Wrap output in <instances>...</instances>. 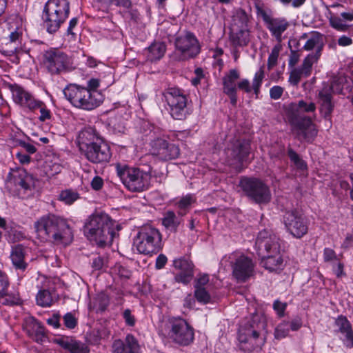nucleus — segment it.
<instances>
[{
	"instance_id": "f257e3e1",
	"label": "nucleus",
	"mask_w": 353,
	"mask_h": 353,
	"mask_svg": "<svg viewBox=\"0 0 353 353\" xmlns=\"http://www.w3.org/2000/svg\"><path fill=\"white\" fill-rule=\"evenodd\" d=\"M316 104L300 100L291 103L286 107V114L292 130L299 139L312 142L316 137L318 130L313 121L316 119Z\"/></svg>"
},
{
	"instance_id": "f03ea898",
	"label": "nucleus",
	"mask_w": 353,
	"mask_h": 353,
	"mask_svg": "<svg viewBox=\"0 0 353 353\" xmlns=\"http://www.w3.org/2000/svg\"><path fill=\"white\" fill-rule=\"evenodd\" d=\"M34 229L43 241L68 245L73 239V232L67 221L52 214L39 218L34 223Z\"/></svg>"
},
{
	"instance_id": "7ed1b4c3",
	"label": "nucleus",
	"mask_w": 353,
	"mask_h": 353,
	"mask_svg": "<svg viewBox=\"0 0 353 353\" xmlns=\"http://www.w3.org/2000/svg\"><path fill=\"white\" fill-rule=\"evenodd\" d=\"M77 145L81 153L91 163H101L110 159L109 146L92 127L84 128L79 132Z\"/></svg>"
},
{
	"instance_id": "20e7f679",
	"label": "nucleus",
	"mask_w": 353,
	"mask_h": 353,
	"mask_svg": "<svg viewBox=\"0 0 353 353\" xmlns=\"http://www.w3.org/2000/svg\"><path fill=\"white\" fill-rule=\"evenodd\" d=\"M159 334L169 341L181 346H188L194 339L193 327L183 318L168 317L159 327Z\"/></svg>"
},
{
	"instance_id": "39448f33",
	"label": "nucleus",
	"mask_w": 353,
	"mask_h": 353,
	"mask_svg": "<svg viewBox=\"0 0 353 353\" xmlns=\"http://www.w3.org/2000/svg\"><path fill=\"white\" fill-rule=\"evenodd\" d=\"M84 234L90 241L99 246L111 243L114 236L113 223L106 214H94L87 220Z\"/></svg>"
},
{
	"instance_id": "423d86ee",
	"label": "nucleus",
	"mask_w": 353,
	"mask_h": 353,
	"mask_svg": "<svg viewBox=\"0 0 353 353\" xmlns=\"http://www.w3.org/2000/svg\"><path fill=\"white\" fill-rule=\"evenodd\" d=\"M70 13L68 0H48L42 14L43 24L48 32H56L65 21Z\"/></svg>"
},
{
	"instance_id": "0eeeda50",
	"label": "nucleus",
	"mask_w": 353,
	"mask_h": 353,
	"mask_svg": "<svg viewBox=\"0 0 353 353\" xmlns=\"http://www.w3.org/2000/svg\"><path fill=\"white\" fill-rule=\"evenodd\" d=\"M63 94L74 107L85 110H92L99 106L101 103L99 94L77 84L66 86L63 90Z\"/></svg>"
},
{
	"instance_id": "6e6552de",
	"label": "nucleus",
	"mask_w": 353,
	"mask_h": 353,
	"mask_svg": "<svg viewBox=\"0 0 353 353\" xmlns=\"http://www.w3.org/2000/svg\"><path fill=\"white\" fill-rule=\"evenodd\" d=\"M116 171L123 184L130 191L142 192L148 188L151 179L149 172L120 163L116 165Z\"/></svg>"
},
{
	"instance_id": "1a4fd4ad",
	"label": "nucleus",
	"mask_w": 353,
	"mask_h": 353,
	"mask_svg": "<svg viewBox=\"0 0 353 353\" xmlns=\"http://www.w3.org/2000/svg\"><path fill=\"white\" fill-rule=\"evenodd\" d=\"M162 236L159 230L150 225L142 226L134 239V245L143 254L157 253L161 248Z\"/></svg>"
},
{
	"instance_id": "9d476101",
	"label": "nucleus",
	"mask_w": 353,
	"mask_h": 353,
	"mask_svg": "<svg viewBox=\"0 0 353 353\" xmlns=\"http://www.w3.org/2000/svg\"><path fill=\"white\" fill-rule=\"evenodd\" d=\"M162 100L168 105L170 116L174 119L183 120L188 115V97L183 90L169 87L162 92Z\"/></svg>"
},
{
	"instance_id": "9b49d317",
	"label": "nucleus",
	"mask_w": 353,
	"mask_h": 353,
	"mask_svg": "<svg viewBox=\"0 0 353 353\" xmlns=\"http://www.w3.org/2000/svg\"><path fill=\"white\" fill-rule=\"evenodd\" d=\"M239 187L245 195L256 203L266 204L271 201L270 188L258 179L243 177L240 180Z\"/></svg>"
},
{
	"instance_id": "f8f14e48",
	"label": "nucleus",
	"mask_w": 353,
	"mask_h": 353,
	"mask_svg": "<svg viewBox=\"0 0 353 353\" xmlns=\"http://www.w3.org/2000/svg\"><path fill=\"white\" fill-rule=\"evenodd\" d=\"M43 65L52 75H59L68 72L71 66L69 56L59 48H50L43 54Z\"/></svg>"
},
{
	"instance_id": "ddd939ff",
	"label": "nucleus",
	"mask_w": 353,
	"mask_h": 353,
	"mask_svg": "<svg viewBox=\"0 0 353 353\" xmlns=\"http://www.w3.org/2000/svg\"><path fill=\"white\" fill-rule=\"evenodd\" d=\"M175 54L180 60H187L196 57L201 52L200 43L195 34L185 31L175 39Z\"/></svg>"
},
{
	"instance_id": "4468645a",
	"label": "nucleus",
	"mask_w": 353,
	"mask_h": 353,
	"mask_svg": "<svg viewBox=\"0 0 353 353\" xmlns=\"http://www.w3.org/2000/svg\"><path fill=\"white\" fill-rule=\"evenodd\" d=\"M250 150V142L245 139H234L230 141L225 150L228 164L237 172L242 170V163L248 157Z\"/></svg>"
},
{
	"instance_id": "2eb2a0df",
	"label": "nucleus",
	"mask_w": 353,
	"mask_h": 353,
	"mask_svg": "<svg viewBox=\"0 0 353 353\" xmlns=\"http://www.w3.org/2000/svg\"><path fill=\"white\" fill-rule=\"evenodd\" d=\"M229 259L232 274L238 282H245L254 275L255 264L248 256L233 252Z\"/></svg>"
},
{
	"instance_id": "dca6fc26",
	"label": "nucleus",
	"mask_w": 353,
	"mask_h": 353,
	"mask_svg": "<svg viewBox=\"0 0 353 353\" xmlns=\"http://www.w3.org/2000/svg\"><path fill=\"white\" fill-rule=\"evenodd\" d=\"M256 13L261 17L271 35L275 38L278 43L283 40L282 34L290 27V22L284 17H274L270 10L257 6Z\"/></svg>"
},
{
	"instance_id": "f3484780",
	"label": "nucleus",
	"mask_w": 353,
	"mask_h": 353,
	"mask_svg": "<svg viewBox=\"0 0 353 353\" xmlns=\"http://www.w3.org/2000/svg\"><path fill=\"white\" fill-rule=\"evenodd\" d=\"M283 223L287 231L294 238L301 239L309 230L307 218L299 210L286 211L283 215Z\"/></svg>"
},
{
	"instance_id": "a211bd4d",
	"label": "nucleus",
	"mask_w": 353,
	"mask_h": 353,
	"mask_svg": "<svg viewBox=\"0 0 353 353\" xmlns=\"http://www.w3.org/2000/svg\"><path fill=\"white\" fill-rule=\"evenodd\" d=\"M342 87L338 81H333L330 85H325L319 92L317 103L319 104V112L325 119H330L334 110V103L332 101L333 93H341Z\"/></svg>"
},
{
	"instance_id": "6ab92c4d",
	"label": "nucleus",
	"mask_w": 353,
	"mask_h": 353,
	"mask_svg": "<svg viewBox=\"0 0 353 353\" xmlns=\"http://www.w3.org/2000/svg\"><path fill=\"white\" fill-rule=\"evenodd\" d=\"M238 340L240 348L245 352H251L265 343V339L259 338V332L252 327H241L239 330Z\"/></svg>"
},
{
	"instance_id": "aec40b11",
	"label": "nucleus",
	"mask_w": 353,
	"mask_h": 353,
	"mask_svg": "<svg viewBox=\"0 0 353 353\" xmlns=\"http://www.w3.org/2000/svg\"><path fill=\"white\" fill-rule=\"evenodd\" d=\"M280 240L270 231H261L256 241V245L263 255L276 254L280 252Z\"/></svg>"
},
{
	"instance_id": "412c9836",
	"label": "nucleus",
	"mask_w": 353,
	"mask_h": 353,
	"mask_svg": "<svg viewBox=\"0 0 353 353\" xmlns=\"http://www.w3.org/2000/svg\"><path fill=\"white\" fill-rule=\"evenodd\" d=\"M151 153L160 160L168 161L177 158L180 150L174 144L169 143L163 139H157L152 142Z\"/></svg>"
},
{
	"instance_id": "4be33fe9",
	"label": "nucleus",
	"mask_w": 353,
	"mask_h": 353,
	"mask_svg": "<svg viewBox=\"0 0 353 353\" xmlns=\"http://www.w3.org/2000/svg\"><path fill=\"white\" fill-rule=\"evenodd\" d=\"M173 266L177 272L174 275V280L183 284L189 283L194 276V264L186 257H180L173 261Z\"/></svg>"
},
{
	"instance_id": "5701e85b",
	"label": "nucleus",
	"mask_w": 353,
	"mask_h": 353,
	"mask_svg": "<svg viewBox=\"0 0 353 353\" xmlns=\"http://www.w3.org/2000/svg\"><path fill=\"white\" fill-rule=\"evenodd\" d=\"M9 87L15 103L31 111L37 109V107L40 105L39 101L35 99L31 93L21 86L14 84L10 85Z\"/></svg>"
},
{
	"instance_id": "b1692460",
	"label": "nucleus",
	"mask_w": 353,
	"mask_h": 353,
	"mask_svg": "<svg viewBox=\"0 0 353 353\" xmlns=\"http://www.w3.org/2000/svg\"><path fill=\"white\" fill-rule=\"evenodd\" d=\"M334 325L337 328L336 332L341 335L340 339L344 346L349 349L353 348V328L347 317L339 315L335 319Z\"/></svg>"
},
{
	"instance_id": "393cba45",
	"label": "nucleus",
	"mask_w": 353,
	"mask_h": 353,
	"mask_svg": "<svg viewBox=\"0 0 353 353\" xmlns=\"http://www.w3.org/2000/svg\"><path fill=\"white\" fill-rule=\"evenodd\" d=\"M303 326V320L300 316H296L290 321L285 320L279 323L274 331V336L276 340H281L290 336V331L296 332Z\"/></svg>"
},
{
	"instance_id": "a878e982",
	"label": "nucleus",
	"mask_w": 353,
	"mask_h": 353,
	"mask_svg": "<svg viewBox=\"0 0 353 353\" xmlns=\"http://www.w3.org/2000/svg\"><path fill=\"white\" fill-rule=\"evenodd\" d=\"M264 77V69L263 67H261L254 74L252 85H250V82L248 79H243L237 83V88L244 91L245 93H250L253 90L256 97L257 98L260 93V88Z\"/></svg>"
},
{
	"instance_id": "bb28decb",
	"label": "nucleus",
	"mask_w": 353,
	"mask_h": 353,
	"mask_svg": "<svg viewBox=\"0 0 353 353\" xmlns=\"http://www.w3.org/2000/svg\"><path fill=\"white\" fill-rule=\"evenodd\" d=\"M301 38L307 39L303 49L306 51L314 50L315 53L313 54L320 57L324 46V36L318 32L314 31L308 34H303Z\"/></svg>"
},
{
	"instance_id": "cd10ccee",
	"label": "nucleus",
	"mask_w": 353,
	"mask_h": 353,
	"mask_svg": "<svg viewBox=\"0 0 353 353\" xmlns=\"http://www.w3.org/2000/svg\"><path fill=\"white\" fill-rule=\"evenodd\" d=\"M9 182L24 190H29L33 185L32 178L24 170H12L8 175Z\"/></svg>"
},
{
	"instance_id": "c85d7f7f",
	"label": "nucleus",
	"mask_w": 353,
	"mask_h": 353,
	"mask_svg": "<svg viewBox=\"0 0 353 353\" xmlns=\"http://www.w3.org/2000/svg\"><path fill=\"white\" fill-rule=\"evenodd\" d=\"M341 17V18L331 14V16L329 17L330 25L337 31L346 32L348 30L350 26L344 23V21H353V10L342 12Z\"/></svg>"
},
{
	"instance_id": "c756f323",
	"label": "nucleus",
	"mask_w": 353,
	"mask_h": 353,
	"mask_svg": "<svg viewBox=\"0 0 353 353\" xmlns=\"http://www.w3.org/2000/svg\"><path fill=\"white\" fill-rule=\"evenodd\" d=\"M283 260L280 252L263 255L262 265L270 272L276 271L283 267Z\"/></svg>"
},
{
	"instance_id": "7c9ffc66",
	"label": "nucleus",
	"mask_w": 353,
	"mask_h": 353,
	"mask_svg": "<svg viewBox=\"0 0 353 353\" xmlns=\"http://www.w3.org/2000/svg\"><path fill=\"white\" fill-rule=\"evenodd\" d=\"M21 34L14 31L12 32L8 39V41L5 43L3 52L8 55L19 54L21 51Z\"/></svg>"
},
{
	"instance_id": "2f4dec72",
	"label": "nucleus",
	"mask_w": 353,
	"mask_h": 353,
	"mask_svg": "<svg viewBox=\"0 0 353 353\" xmlns=\"http://www.w3.org/2000/svg\"><path fill=\"white\" fill-rule=\"evenodd\" d=\"M240 77L239 72L236 69L230 70L223 78V92L237 91L236 81Z\"/></svg>"
},
{
	"instance_id": "473e14b6",
	"label": "nucleus",
	"mask_w": 353,
	"mask_h": 353,
	"mask_svg": "<svg viewBox=\"0 0 353 353\" xmlns=\"http://www.w3.org/2000/svg\"><path fill=\"white\" fill-rule=\"evenodd\" d=\"M230 38L233 46H246L250 41V32L248 28H241L236 32H232Z\"/></svg>"
},
{
	"instance_id": "72a5a7b5",
	"label": "nucleus",
	"mask_w": 353,
	"mask_h": 353,
	"mask_svg": "<svg viewBox=\"0 0 353 353\" xmlns=\"http://www.w3.org/2000/svg\"><path fill=\"white\" fill-rule=\"evenodd\" d=\"M166 46L163 42H154L146 50L147 59L155 61L161 59L165 54Z\"/></svg>"
},
{
	"instance_id": "f704fd0d",
	"label": "nucleus",
	"mask_w": 353,
	"mask_h": 353,
	"mask_svg": "<svg viewBox=\"0 0 353 353\" xmlns=\"http://www.w3.org/2000/svg\"><path fill=\"white\" fill-rule=\"evenodd\" d=\"M10 258L13 265L19 270H25L28 264L25 262V251L21 245H17L12 248Z\"/></svg>"
},
{
	"instance_id": "c9c22d12",
	"label": "nucleus",
	"mask_w": 353,
	"mask_h": 353,
	"mask_svg": "<svg viewBox=\"0 0 353 353\" xmlns=\"http://www.w3.org/2000/svg\"><path fill=\"white\" fill-rule=\"evenodd\" d=\"M62 347L68 350L70 353H89L88 345L81 341L70 339L60 343Z\"/></svg>"
},
{
	"instance_id": "e433bc0d",
	"label": "nucleus",
	"mask_w": 353,
	"mask_h": 353,
	"mask_svg": "<svg viewBox=\"0 0 353 353\" xmlns=\"http://www.w3.org/2000/svg\"><path fill=\"white\" fill-rule=\"evenodd\" d=\"M26 332L30 337L38 343L42 342L43 339L46 337L43 326L35 320H33L27 326Z\"/></svg>"
},
{
	"instance_id": "4c0bfd02",
	"label": "nucleus",
	"mask_w": 353,
	"mask_h": 353,
	"mask_svg": "<svg viewBox=\"0 0 353 353\" xmlns=\"http://www.w3.org/2000/svg\"><path fill=\"white\" fill-rule=\"evenodd\" d=\"M180 223V219L177 218L176 214L172 211L167 212L162 219V224L163 226L167 230L173 232H176Z\"/></svg>"
},
{
	"instance_id": "58836bf2",
	"label": "nucleus",
	"mask_w": 353,
	"mask_h": 353,
	"mask_svg": "<svg viewBox=\"0 0 353 353\" xmlns=\"http://www.w3.org/2000/svg\"><path fill=\"white\" fill-rule=\"evenodd\" d=\"M36 301L38 305L47 307H50L53 304L54 297L49 290H41L37 294Z\"/></svg>"
},
{
	"instance_id": "ea45409f",
	"label": "nucleus",
	"mask_w": 353,
	"mask_h": 353,
	"mask_svg": "<svg viewBox=\"0 0 353 353\" xmlns=\"http://www.w3.org/2000/svg\"><path fill=\"white\" fill-rule=\"evenodd\" d=\"M0 300L3 305L9 306L20 305L23 303L18 292H8L7 290H5L4 294L0 296Z\"/></svg>"
},
{
	"instance_id": "a19ab883",
	"label": "nucleus",
	"mask_w": 353,
	"mask_h": 353,
	"mask_svg": "<svg viewBox=\"0 0 353 353\" xmlns=\"http://www.w3.org/2000/svg\"><path fill=\"white\" fill-rule=\"evenodd\" d=\"M319 57L312 54H309L303 60V62L298 69L303 75V77H309L312 73L313 64L318 61Z\"/></svg>"
},
{
	"instance_id": "79ce46f5",
	"label": "nucleus",
	"mask_w": 353,
	"mask_h": 353,
	"mask_svg": "<svg viewBox=\"0 0 353 353\" xmlns=\"http://www.w3.org/2000/svg\"><path fill=\"white\" fill-rule=\"evenodd\" d=\"M79 198L77 192L67 189L62 190L59 195V199L66 205H71Z\"/></svg>"
},
{
	"instance_id": "37998d69",
	"label": "nucleus",
	"mask_w": 353,
	"mask_h": 353,
	"mask_svg": "<svg viewBox=\"0 0 353 353\" xmlns=\"http://www.w3.org/2000/svg\"><path fill=\"white\" fill-rule=\"evenodd\" d=\"M234 26L241 28H248L249 17L245 10L238 9L233 17Z\"/></svg>"
},
{
	"instance_id": "c03bdc74",
	"label": "nucleus",
	"mask_w": 353,
	"mask_h": 353,
	"mask_svg": "<svg viewBox=\"0 0 353 353\" xmlns=\"http://www.w3.org/2000/svg\"><path fill=\"white\" fill-rule=\"evenodd\" d=\"M281 49L282 46L281 43H278L272 49V51L268 57L267 63L268 69L269 70H271L275 65H276L279 53Z\"/></svg>"
},
{
	"instance_id": "a18cd8bd",
	"label": "nucleus",
	"mask_w": 353,
	"mask_h": 353,
	"mask_svg": "<svg viewBox=\"0 0 353 353\" xmlns=\"http://www.w3.org/2000/svg\"><path fill=\"white\" fill-rule=\"evenodd\" d=\"M288 154L290 161L294 164L296 168L301 170H304L307 168L305 162L301 159L299 155L292 148L288 149Z\"/></svg>"
},
{
	"instance_id": "49530a36",
	"label": "nucleus",
	"mask_w": 353,
	"mask_h": 353,
	"mask_svg": "<svg viewBox=\"0 0 353 353\" xmlns=\"http://www.w3.org/2000/svg\"><path fill=\"white\" fill-rule=\"evenodd\" d=\"M45 169L47 174L54 176L61 172L62 167L57 159H55L54 162L46 160L45 162Z\"/></svg>"
},
{
	"instance_id": "de8ad7c7",
	"label": "nucleus",
	"mask_w": 353,
	"mask_h": 353,
	"mask_svg": "<svg viewBox=\"0 0 353 353\" xmlns=\"http://www.w3.org/2000/svg\"><path fill=\"white\" fill-rule=\"evenodd\" d=\"M123 343L128 353H135L138 348V343L133 335L128 334Z\"/></svg>"
},
{
	"instance_id": "09e8293b",
	"label": "nucleus",
	"mask_w": 353,
	"mask_h": 353,
	"mask_svg": "<svg viewBox=\"0 0 353 353\" xmlns=\"http://www.w3.org/2000/svg\"><path fill=\"white\" fill-rule=\"evenodd\" d=\"M194 296L199 303H208L210 301V295L205 288H195Z\"/></svg>"
},
{
	"instance_id": "8fccbe9b",
	"label": "nucleus",
	"mask_w": 353,
	"mask_h": 353,
	"mask_svg": "<svg viewBox=\"0 0 353 353\" xmlns=\"http://www.w3.org/2000/svg\"><path fill=\"white\" fill-rule=\"evenodd\" d=\"M287 303H282L279 300H275L273 303V309L279 317L282 318L285 316V311L287 308Z\"/></svg>"
},
{
	"instance_id": "3c124183",
	"label": "nucleus",
	"mask_w": 353,
	"mask_h": 353,
	"mask_svg": "<svg viewBox=\"0 0 353 353\" xmlns=\"http://www.w3.org/2000/svg\"><path fill=\"white\" fill-rule=\"evenodd\" d=\"M323 260L325 262H335L338 261V257L335 251L331 248H325L323 250Z\"/></svg>"
},
{
	"instance_id": "603ef678",
	"label": "nucleus",
	"mask_w": 353,
	"mask_h": 353,
	"mask_svg": "<svg viewBox=\"0 0 353 353\" xmlns=\"http://www.w3.org/2000/svg\"><path fill=\"white\" fill-rule=\"evenodd\" d=\"M302 77H303V75L299 70L298 68H294L290 74L289 82L293 85H297Z\"/></svg>"
},
{
	"instance_id": "864d4df0",
	"label": "nucleus",
	"mask_w": 353,
	"mask_h": 353,
	"mask_svg": "<svg viewBox=\"0 0 353 353\" xmlns=\"http://www.w3.org/2000/svg\"><path fill=\"white\" fill-rule=\"evenodd\" d=\"M194 201L195 199L194 196L192 195L188 194L180 199V201L178 202V207L181 210L186 209Z\"/></svg>"
},
{
	"instance_id": "5fc2aeb1",
	"label": "nucleus",
	"mask_w": 353,
	"mask_h": 353,
	"mask_svg": "<svg viewBox=\"0 0 353 353\" xmlns=\"http://www.w3.org/2000/svg\"><path fill=\"white\" fill-rule=\"evenodd\" d=\"M284 92V88L279 85H274L270 90V97L272 99L278 100L279 99Z\"/></svg>"
},
{
	"instance_id": "6e6d98bb",
	"label": "nucleus",
	"mask_w": 353,
	"mask_h": 353,
	"mask_svg": "<svg viewBox=\"0 0 353 353\" xmlns=\"http://www.w3.org/2000/svg\"><path fill=\"white\" fill-rule=\"evenodd\" d=\"M332 270L337 278H341L346 276L344 272V264L341 261H337L336 263L332 265Z\"/></svg>"
},
{
	"instance_id": "4d7b16f0",
	"label": "nucleus",
	"mask_w": 353,
	"mask_h": 353,
	"mask_svg": "<svg viewBox=\"0 0 353 353\" xmlns=\"http://www.w3.org/2000/svg\"><path fill=\"white\" fill-rule=\"evenodd\" d=\"M41 103L37 109H40L41 115L39 117V120L41 121H45L46 120L50 119L51 117L50 111L46 108V105L41 101H39Z\"/></svg>"
},
{
	"instance_id": "13d9d810",
	"label": "nucleus",
	"mask_w": 353,
	"mask_h": 353,
	"mask_svg": "<svg viewBox=\"0 0 353 353\" xmlns=\"http://www.w3.org/2000/svg\"><path fill=\"white\" fill-rule=\"evenodd\" d=\"M123 317L127 325L134 326L135 325V317L132 314L131 310L130 309H125L124 310L123 313Z\"/></svg>"
},
{
	"instance_id": "bf43d9fd",
	"label": "nucleus",
	"mask_w": 353,
	"mask_h": 353,
	"mask_svg": "<svg viewBox=\"0 0 353 353\" xmlns=\"http://www.w3.org/2000/svg\"><path fill=\"white\" fill-rule=\"evenodd\" d=\"M9 281L8 276L0 271V296L4 294V291L8 290Z\"/></svg>"
},
{
	"instance_id": "052dcab7",
	"label": "nucleus",
	"mask_w": 353,
	"mask_h": 353,
	"mask_svg": "<svg viewBox=\"0 0 353 353\" xmlns=\"http://www.w3.org/2000/svg\"><path fill=\"white\" fill-rule=\"evenodd\" d=\"M107 260L102 256H97L93 259L92 266L94 270H101L106 264Z\"/></svg>"
},
{
	"instance_id": "680f3d73",
	"label": "nucleus",
	"mask_w": 353,
	"mask_h": 353,
	"mask_svg": "<svg viewBox=\"0 0 353 353\" xmlns=\"http://www.w3.org/2000/svg\"><path fill=\"white\" fill-rule=\"evenodd\" d=\"M63 319L65 325L70 329H72L77 325V320L71 313H67Z\"/></svg>"
},
{
	"instance_id": "e2e57ef3",
	"label": "nucleus",
	"mask_w": 353,
	"mask_h": 353,
	"mask_svg": "<svg viewBox=\"0 0 353 353\" xmlns=\"http://www.w3.org/2000/svg\"><path fill=\"white\" fill-rule=\"evenodd\" d=\"M113 353H128L124 345L123 341L121 340H117L114 342L113 345Z\"/></svg>"
},
{
	"instance_id": "0e129e2a",
	"label": "nucleus",
	"mask_w": 353,
	"mask_h": 353,
	"mask_svg": "<svg viewBox=\"0 0 353 353\" xmlns=\"http://www.w3.org/2000/svg\"><path fill=\"white\" fill-rule=\"evenodd\" d=\"M283 5L287 6L291 3L292 6L294 8L302 6L306 0H279Z\"/></svg>"
},
{
	"instance_id": "69168bd1",
	"label": "nucleus",
	"mask_w": 353,
	"mask_h": 353,
	"mask_svg": "<svg viewBox=\"0 0 353 353\" xmlns=\"http://www.w3.org/2000/svg\"><path fill=\"white\" fill-rule=\"evenodd\" d=\"M209 282V276L208 274H203L196 281L194 285L195 288H204V286Z\"/></svg>"
},
{
	"instance_id": "338daca9",
	"label": "nucleus",
	"mask_w": 353,
	"mask_h": 353,
	"mask_svg": "<svg viewBox=\"0 0 353 353\" xmlns=\"http://www.w3.org/2000/svg\"><path fill=\"white\" fill-rule=\"evenodd\" d=\"M103 185V181L100 176H94L91 181V187L94 190H101L102 188Z\"/></svg>"
},
{
	"instance_id": "774afa93",
	"label": "nucleus",
	"mask_w": 353,
	"mask_h": 353,
	"mask_svg": "<svg viewBox=\"0 0 353 353\" xmlns=\"http://www.w3.org/2000/svg\"><path fill=\"white\" fill-rule=\"evenodd\" d=\"M167 261H168V259L165 255H163V254L159 255L156 260V264H155L156 268L158 270L163 268L165 265Z\"/></svg>"
}]
</instances>
